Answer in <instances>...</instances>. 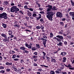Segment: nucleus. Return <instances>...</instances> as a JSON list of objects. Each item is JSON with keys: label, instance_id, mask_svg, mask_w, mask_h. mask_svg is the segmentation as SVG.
Listing matches in <instances>:
<instances>
[{"label": "nucleus", "instance_id": "nucleus-1", "mask_svg": "<svg viewBox=\"0 0 74 74\" xmlns=\"http://www.w3.org/2000/svg\"><path fill=\"white\" fill-rule=\"evenodd\" d=\"M52 8V6L49 5L48 8H47V9L46 14L47 18H48L49 20L51 21H53V19H52L53 16V15L55 14V13L50 11Z\"/></svg>", "mask_w": 74, "mask_h": 74}, {"label": "nucleus", "instance_id": "nucleus-2", "mask_svg": "<svg viewBox=\"0 0 74 74\" xmlns=\"http://www.w3.org/2000/svg\"><path fill=\"white\" fill-rule=\"evenodd\" d=\"M19 11V9L17 8L16 6H13L11 9V12H16L17 11Z\"/></svg>", "mask_w": 74, "mask_h": 74}, {"label": "nucleus", "instance_id": "nucleus-3", "mask_svg": "<svg viewBox=\"0 0 74 74\" xmlns=\"http://www.w3.org/2000/svg\"><path fill=\"white\" fill-rule=\"evenodd\" d=\"M7 14H6L5 12H3L2 14H0V18L2 19L3 18H4L5 19H6L7 18Z\"/></svg>", "mask_w": 74, "mask_h": 74}, {"label": "nucleus", "instance_id": "nucleus-4", "mask_svg": "<svg viewBox=\"0 0 74 74\" xmlns=\"http://www.w3.org/2000/svg\"><path fill=\"white\" fill-rule=\"evenodd\" d=\"M63 16V14L62 13L58 12L56 13V16L57 17H59V18H62Z\"/></svg>", "mask_w": 74, "mask_h": 74}, {"label": "nucleus", "instance_id": "nucleus-5", "mask_svg": "<svg viewBox=\"0 0 74 74\" xmlns=\"http://www.w3.org/2000/svg\"><path fill=\"white\" fill-rule=\"evenodd\" d=\"M25 45V47H27L28 48H29V49H31L32 48V46H33V44L32 43H30L29 45L26 43Z\"/></svg>", "mask_w": 74, "mask_h": 74}, {"label": "nucleus", "instance_id": "nucleus-6", "mask_svg": "<svg viewBox=\"0 0 74 74\" xmlns=\"http://www.w3.org/2000/svg\"><path fill=\"white\" fill-rule=\"evenodd\" d=\"M56 37H58L59 38H60V39H61L62 40H63V36H62L58 35L56 36Z\"/></svg>", "mask_w": 74, "mask_h": 74}, {"label": "nucleus", "instance_id": "nucleus-7", "mask_svg": "<svg viewBox=\"0 0 74 74\" xmlns=\"http://www.w3.org/2000/svg\"><path fill=\"white\" fill-rule=\"evenodd\" d=\"M8 33L9 35H11L13 33L12 30H9L8 32Z\"/></svg>", "mask_w": 74, "mask_h": 74}, {"label": "nucleus", "instance_id": "nucleus-8", "mask_svg": "<svg viewBox=\"0 0 74 74\" xmlns=\"http://www.w3.org/2000/svg\"><path fill=\"white\" fill-rule=\"evenodd\" d=\"M5 64L7 66H10V65H12V63L11 62L9 63L8 62H7L5 63Z\"/></svg>", "mask_w": 74, "mask_h": 74}, {"label": "nucleus", "instance_id": "nucleus-9", "mask_svg": "<svg viewBox=\"0 0 74 74\" xmlns=\"http://www.w3.org/2000/svg\"><path fill=\"white\" fill-rule=\"evenodd\" d=\"M1 36L2 37H5V38H7V35H5L4 34L2 33L1 34Z\"/></svg>", "mask_w": 74, "mask_h": 74}, {"label": "nucleus", "instance_id": "nucleus-10", "mask_svg": "<svg viewBox=\"0 0 74 74\" xmlns=\"http://www.w3.org/2000/svg\"><path fill=\"white\" fill-rule=\"evenodd\" d=\"M69 14L70 15H71V16L74 17V12H70Z\"/></svg>", "mask_w": 74, "mask_h": 74}, {"label": "nucleus", "instance_id": "nucleus-11", "mask_svg": "<svg viewBox=\"0 0 74 74\" xmlns=\"http://www.w3.org/2000/svg\"><path fill=\"white\" fill-rule=\"evenodd\" d=\"M66 53L65 52H61L60 54V55L62 56H65V55H66Z\"/></svg>", "mask_w": 74, "mask_h": 74}, {"label": "nucleus", "instance_id": "nucleus-12", "mask_svg": "<svg viewBox=\"0 0 74 74\" xmlns=\"http://www.w3.org/2000/svg\"><path fill=\"white\" fill-rule=\"evenodd\" d=\"M62 62H66V57H64L62 58Z\"/></svg>", "mask_w": 74, "mask_h": 74}, {"label": "nucleus", "instance_id": "nucleus-13", "mask_svg": "<svg viewBox=\"0 0 74 74\" xmlns=\"http://www.w3.org/2000/svg\"><path fill=\"white\" fill-rule=\"evenodd\" d=\"M52 10H53L54 11H55V10H57V9L56 7L55 6H53V8H52Z\"/></svg>", "mask_w": 74, "mask_h": 74}, {"label": "nucleus", "instance_id": "nucleus-14", "mask_svg": "<svg viewBox=\"0 0 74 74\" xmlns=\"http://www.w3.org/2000/svg\"><path fill=\"white\" fill-rule=\"evenodd\" d=\"M57 45L58 46H62L63 43L62 42H60L57 44Z\"/></svg>", "mask_w": 74, "mask_h": 74}, {"label": "nucleus", "instance_id": "nucleus-15", "mask_svg": "<svg viewBox=\"0 0 74 74\" xmlns=\"http://www.w3.org/2000/svg\"><path fill=\"white\" fill-rule=\"evenodd\" d=\"M47 41V40L44 39L43 40V44H46Z\"/></svg>", "mask_w": 74, "mask_h": 74}, {"label": "nucleus", "instance_id": "nucleus-16", "mask_svg": "<svg viewBox=\"0 0 74 74\" xmlns=\"http://www.w3.org/2000/svg\"><path fill=\"white\" fill-rule=\"evenodd\" d=\"M51 62H53L54 63H56V60L55 59H52L51 60Z\"/></svg>", "mask_w": 74, "mask_h": 74}, {"label": "nucleus", "instance_id": "nucleus-17", "mask_svg": "<svg viewBox=\"0 0 74 74\" xmlns=\"http://www.w3.org/2000/svg\"><path fill=\"white\" fill-rule=\"evenodd\" d=\"M27 15L29 16H32V13L28 12L27 13Z\"/></svg>", "mask_w": 74, "mask_h": 74}, {"label": "nucleus", "instance_id": "nucleus-18", "mask_svg": "<svg viewBox=\"0 0 74 74\" xmlns=\"http://www.w3.org/2000/svg\"><path fill=\"white\" fill-rule=\"evenodd\" d=\"M20 49H21V50H23V51H25V49H26V48L21 47L20 48Z\"/></svg>", "mask_w": 74, "mask_h": 74}, {"label": "nucleus", "instance_id": "nucleus-19", "mask_svg": "<svg viewBox=\"0 0 74 74\" xmlns=\"http://www.w3.org/2000/svg\"><path fill=\"white\" fill-rule=\"evenodd\" d=\"M2 26L4 28H6L7 27V25L5 24L2 23Z\"/></svg>", "mask_w": 74, "mask_h": 74}, {"label": "nucleus", "instance_id": "nucleus-20", "mask_svg": "<svg viewBox=\"0 0 74 74\" xmlns=\"http://www.w3.org/2000/svg\"><path fill=\"white\" fill-rule=\"evenodd\" d=\"M32 16L34 18H35V17H36V16H37V14L36 13H33Z\"/></svg>", "mask_w": 74, "mask_h": 74}, {"label": "nucleus", "instance_id": "nucleus-21", "mask_svg": "<svg viewBox=\"0 0 74 74\" xmlns=\"http://www.w3.org/2000/svg\"><path fill=\"white\" fill-rule=\"evenodd\" d=\"M36 46L38 48H40V45L38 44H36Z\"/></svg>", "mask_w": 74, "mask_h": 74}, {"label": "nucleus", "instance_id": "nucleus-22", "mask_svg": "<svg viewBox=\"0 0 74 74\" xmlns=\"http://www.w3.org/2000/svg\"><path fill=\"white\" fill-rule=\"evenodd\" d=\"M18 72L19 74H21V69H18Z\"/></svg>", "mask_w": 74, "mask_h": 74}, {"label": "nucleus", "instance_id": "nucleus-23", "mask_svg": "<svg viewBox=\"0 0 74 74\" xmlns=\"http://www.w3.org/2000/svg\"><path fill=\"white\" fill-rule=\"evenodd\" d=\"M64 65H65L66 67H71V66L70 65V64H69L68 66H67V65H66L65 64H64Z\"/></svg>", "mask_w": 74, "mask_h": 74}, {"label": "nucleus", "instance_id": "nucleus-24", "mask_svg": "<svg viewBox=\"0 0 74 74\" xmlns=\"http://www.w3.org/2000/svg\"><path fill=\"white\" fill-rule=\"evenodd\" d=\"M50 37L51 38H52L53 36V34L52 33H51L50 34Z\"/></svg>", "mask_w": 74, "mask_h": 74}, {"label": "nucleus", "instance_id": "nucleus-25", "mask_svg": "<svg viewBox=\"0 0 74 74\" xmlns=\"http://www.w3.org/2000/svg\"><path fill=\"white\" fill-rule=\"evenodd\" d=\"M10 53L11 54H12L14 53H15V51H14L11 50L10 51Z\"/></svg>", "mask_w": 74, "mask_h": 74}, {"label": "nucleus", "instance_id": "nucleus-26", "mask_svg": "<svg viewBox=\"0 0 74 74\" xmlns=\"http://www.w3.org/2000/svg\"><path fill=\"white\" fill-rule=\"evenodd\" d=\"M50 73H51V74H55V72H54V71H50Z\"/></svg>", "mask_w": 74, "mask_h": 74}, {"label": "nucleus", "instance_id": "nucleus-27", "mask_svg": "<svg viewBox=\"0 0 74 74\" xmlns=\"http://www.w3.org/2000/svg\"><path fill=\"white\" fill-rule=\"evenodd\" d=\"M5 73V71L2 70L0 71V73L4 74Z\"/></svg>", "mask_w": 74, "mask_h": 74}, {"label": "nucleus", "instance_id": "nucleus-28", "mask_svg": "<svg viewBox=\"0 0 74 74\" xmlns=\"http://www.w3.org/2000/svg\"><path fill=\"white\" fill-rule=\"evenodd\" d=\"M38 58V56L36 55L33 56L32 57V58H33V59L34 58Z\"/></svg>", "mask_w": 74, "mask_h": 74}, {"label": "nucleus", "instance_id": "nucleus-29", "mask_svg": "<svg viewBox=\"0 0 74 74\" xmlns=\"http://www.w3.org/2000/svg\"><path fill=\"white\" fill-rule=\"evenodd\" d=\"M71 3L72 4V5H73V6H74V3L73 2V1L71 0Z\"/></svg>", "mask_w": 74, "mask_h": 74}, {"label": "nucleus", "instance_id": "nucleus-30", "mask_svg": "<svg viewBox=\"0 0 74 74\" xmlns=\"http://www.w3.org/2000/svg\"><path fill=\"white\" fill-rule=\"evenodd\" d=\"M34 54L37 56L38 55V53L37 52H35L34 53Z\"/></svg>", "mask_w": 74, "mask_h": 74}, {"label": "nucleus", "instance_id": "nucleus-31", "mask_svg": "<svg viewBox=\"0 0 74 74\" xmlns=\"http://www.w3.org/2000/svg\"><path fill=\"white\" fill-rule=\"evenodd\" d=\"M36 4H37V5H38V7H41V5L39 4V3L36 2Z\"/></svg>", "mask_w": 74, "mask_h": 74}, {"label": "nucleus", "instance_id": "nucleus-32", "mask_svg": "<svg viewBox=\"0 0 74 74\" xmlns=\"http://www.w3.org/2000/svg\"><path fill=\"white\" fill-rule=\"evenodd\" d=\"M60 24L62 26H64V23L63 22H60Z\"/></svg>", "mask_w": 74, "mask_h": 74}, {"label": "nucleus", "instance_id": "nucleus-33", "mask_svg": "<svg viewBox=\"0 0 74 74\" xmlns=\"http://www.w3.org/2000/svg\"><path fill=\"white\" fill-rule=\"evenodd\" d=\"M12 58V59H15V58H16V55H13Z\"/></svg>", "mask_w": 74, "mask_h": 74}, {"label": "nucleus", "instance_id": "nucleus-34", "mask_svg": "<svg viewBox=\"0 0 74 74\" xmlns=\"http://www.w3.org/2000/svg\"><path fill=\"white\" fill-rule=\"evenodd\" d=\"M32 51H36V48L34 47H33L32 48Z\"/></svg>", "mask_w": 74, "mask_h": 74}, {"label": "nucleus", "instance_id": "nucleus-35", "mask_svg": "<svg viewBox=\"0 0 74 74\" xmlns=\"http://www.w3.org/2000/svg\"><path fill=\"white\" fill-rule=\"evenodd\" d=\"M40 66H41V67H43V66H44V67H46V68H48V66H46L45 65H41Z\"/></svg>", "mask_w": 74, "mask_h": 74}, {"label": "nucleus", "instance_id": "nucleus-36", "mask_svg": "<svg viewBox=\"0 0 74 74\" xmlns=\"http://www.w3.org/2000/svg\"><path fill=\"white\" fill-rule=\"evenodd\" d=\"M19 59L18 58H15L13 59V60H14V61H18L19 60Z\"/></svg>", "mask_w": 74, "mask_h": 74}, {"label": "nucleus", "instance_id": "nucleus-37", "mask_svg": "<svg viewBox=\"0 0 74 74\" xmlns=\"http://www.w3.org/2000/svg\"><path fill=\"white\" fill-rule=\"evenodd\" d=\"M36 28L37 29H41V27L37 26L36 27Z\"/></svg>", "mask_w": 74, "mask_h": 74}, {"label": "nucleus", "instance_id": "nucleus-38", "mask_svg": "<svg viewBox=\"0 0 74 74\" xmlns=\"http://www.w3.org/2000/svg\"><path fill=\"white\" fill-rule=\"evenodd\" d=\"M71 62H72V64H74V59H71Z\"/></svg>", "mask_w": 74, "mask_h": 74}, {"label": "nucleus", "instance_id": "nucleus-39", "mask_svg": "<svg viewBox=\"0 0 74 74\" xmlns=\"http://www.w3.org/2000/svg\"><path fill=\"white\" fill-rule=\"evenodd\" d=\"M64 44L65 45H67V44H68L67 42L66 41H64Z\"/></svg>", "mask_w": 74, "mask_h": 74}, {"label": "nucleus", "instance_id": "nucleus-40", "mask_svg": "<svg viewBox=\"0 0 74 74\" xmlns=\"http://www.w3.org/2000/svg\"><path fill=\"white\" fill-rule=\"evenodd\" d=\"M59 33H60V34H63V30H61L59 32Z\"/></svg>", "mask_w": 74, "mask_h": 74}, {"label": "nucleus", "instance_id": "nucleus-41", "mask_svg": "<svg viewBox=\"0 0 74 74\" xmlns=\"http://www.w3.org/2000/svg\"><path fill=\"white\" fill-rule=\"evenodd\" d=\"M24 53H29V51L27 50H24Z\"/></svg>", "mask_w": 74, "mask_h": 74}, {"label": "nucleus", "instance_id": "nucleus-42", "mask_svg": "<svg viewBox=\"0 0 74 74\" xmlns=\"http://www.w3.org/2000/svg\"><path fill=\"white\" fill-rule=\"evenodd\" d=\"M69 42H70V45H74V42H71V41H69Z\"/></svg>", "mask_w": 74, "mask_h": 74}, {"label": "nucleus", "instance_id": "nucleus-43", "mask_svg": "<svg viewBox=\"0 0 74 74\" xmlns=\"http://www.w3.org/2000/svg\"><path fill=\"white\" fill-rule=\"evenodd\" d=\"M10 38H13L14 37V36L13 35H12L10 36Z\"/></svg>", "mask_w": 74, "mask_h": 74}, {"label": "nucleus", "instance_id": "nucleus-44", "mask_svg": "<svg viewBox=\"0 0 74 74\" xmlns=\"http://www.w3.org/2000/svg\"><path fill=\"white\" fill-rule=\"evenodd\" d=\"M42 38H47V36L45 35L42 36Z\"/></svg>", "mask_w": 74, "mask_h": 74}, {"label": "nucleus", "instance_id": "nucleus-45", "mask_svg": "<svg viewBox=\"0 0 74 74\" xmlns=\"http://www.w3.org/2000/svg\"><path fill=\"white\" fill-rule=\"evenodd\" d=\"M57 40L58 41H59V42H60L61 41V40L59 38H57Z\"/></svg>", "mask_w": 74, "mask_h": 74}, {"label": "nucleus", "instance_id": "nucleus-46", "mask_svg": "<svg viewBox=\"0 0 74 74\" xmlns=\"http://www.w3.org/2000/svg\"><path fill=\"white\" fill-rule=\"evenodd\" d=\"M21 13L22 14H23V12L22 10H20L19 11V13Z\"/></svg>", "mask_w": 74, "mask_h": 74}, {"label": "nucleus", "instance_id": "nucleus-47", "mask_svg": "<svg viewBox=\"0 0 74 74\" xmlns=\"http://www.w3.org/2000/svg\"><path fill=\"white\" fill-rule=\"evenodd\" d=\"M46 58L48 61V60H49V59H50V58H49V57H48L46 56Z\"/></svg>", "mask_w": 74, "mask_h": 74}, {"label": "nucleus", "instance_id": "nucleus-48", "mask_svg": "<svg viewBox=\"0 0 74 74\" xmlns=\"http://www.w3.org/2000/svg\"><path fill=\"white\" fill-rule=\"evenodd\" d=\"M40 28L41 29H42H42H44V27L43 26L41 25L40 27Z\"/></svg>", "mask_w": 74, "mask_h": 74}, {"label": "nucleus", "instance_id": "nucleus-49", "mask_svg": "<svg viewBox=\"0 0 74 74\" xmlns=\"http://www.w3.org/2000/svg\"><path fill=\"white\" fill-rule=\"evenodd\" d=\"M13 69L15 71H17V69H16V68H15V67H14Z\"/></svg>", "mask_w": 74, "mask_h": 74}, {"label": "nucleus", "instance_id": "nucleus-50", "mask_svg": "<svg viewBox=\"0 0 74 74\" xmlns=\"http://www.w3.org/2000/svg\"><path fill=\"white\" fill-rule=\"evenodd\" d=\"M24 8H25L26 9H27V8H28V7H27V5H25L24 7Z\"/></svg>", "mask_w": 74, "mask_h": 74}, {"label": "nucleus", "instance_id": "nucleus-51", "mask_svg": "<svg viewBox=\"0 0 74 74\" xmlns=\"http://www.w3.org/2000/svg\"><path fill=\"white\" fill-rule=\"evenodd\" d=\"M25 31L26 32H31V31L30 30L27 29H26Z\"/></svg>", "mask_w": 74, "mask_h": 74}, {"label": "nucleus", "instance_id": "nucleus-52", "mask_svg": "<svg viewBox=\"0 0 74 74\" xmlns=\"http://www.w3.org/2000/svg\"><path fill=\"white\" fill-rule=\"evenodd\" d=\"M33 66L36 67V66H38V65L36 63H34L33 64Z\"/></svg>", "mask_w": 74, "mask_h": 74}, {"label": "nucleus", "instance_id": "nucleus-53", "mask_svg": "<svg viewBox=\"0 0 74 74\" xmlns=\"http://www.w3.org/2000/svg\"><path fill=\"white\" fill-rule=\"evenodd\" d=\"M69 69L70 70H74V68H71V67H69Z\"/></svg>", "mask_w": 74, "mask_h": 74}, {"label": "nucleus", "instance_id": "nucleus-54", "mask_svg": "<svg viewBox=\"0 0 74 74\" xmlns=\"http://www.w3.org/2000/svg\"><path fill=\"white\" fill-rule=\"evenodd\" d=\"M42 53H43L44 56H45V55H46V53H45V52L43 51Z\"/></svg>", "mask_w": 74, "mask_h": 74}, {"label": "nucleus", "instance_id": "nucleus-55", "mask_svg": "<svg viewBox=\"0 0 74 74\" xmlns=\"http://www.w3.org/2000/svg\"><path fill=\"white\" fill-rule=\"evenodd\" d=\"M5 42H9V41L8 39H6L5 40Z\"/></svg>", "mask_w": 74, "mask_h": 74}, {"label": "nucleus", "instance_id": "nucleus-56", "mask_svg": "<svg viewBox=\"0 0 74 74\" xmlns=\"http://www.w3.org/2000/svg\"><path fill=\"white\" fill-rule=\"evenodd\" d=\"M4 69V68L3 66H0V69Z\"/></svg>", "mask_w": 74, "mask_h": 74}, {"label": "nucleus", "instance_id": "nucleus-57", "mask_svg": "<svg viewBox=\"0 0 74 74\" xmlns=\"http://www.w3.org/2000/svg\"><path fill=\"white\" fill-rule=\"evenodd\" d=\"M6 71H8V72L10 71V69H6Z\"/></svg>", "mask_w": 74, "mask_h": 74}, {"label": "nucleus", "instance_id": "nucleus-58", "mask_svg": "<svg viewBox=\"0 0 74 74\" xmlns=\"http://www.w3.org/2000/svg\"><path fill=\"white\" fill-rule=\"evenodd\" d=\"M0 10L3 11V8L1 7H0Z\"/></svg>", "mask_w": 74, "mask_h": 74}, {"label": "nucleus", "instance_id": "nucleus-59", "mask_svg": "<svg viewBox=\"0 0 74 74\" xmlns=\"http://www.w3.org/2000/svg\"><path fill=\"white\" fill-rule=\"evenodd\" d=\"M2 59H3V58L1 56H0V60H2Z\"/></svg>", "mask_w": 74, "mask_h": 74}, {"label": "nucleus", "instance_id": "nucleus-60", "mask_svg": "<svg viewBox=\"0 0 74 74\" xmlns=\"http://www.w3.org/2000/svg\"><path fill=\"white\" fill-rule=\"evenodd\" d=\"M37 58H34V62H36V61H37Z\"/></svg>", "mask_w": 74, "mask_h": 74}, {"label": "nucleus", "instance_id": "nucleus-61", "mask_svg": "<svg viewBox=\"0 0 74 74\" xmlns=\"http://www.w3.org/2000/svg\"><path fill=\"white\" fill-rule=\"evenodd\" d=\"M5 5H7V4H8V2H7V1H6L5 2Z\"/></svg>", "mask_w": 74, "mask_h": 74}, {"label": "nucleus", "instance_id": "nucleus-62", "mask_svg": "<svg viewBox=\"0 0 74 74\" xmlns=\"http://www.w3.org/2000/svg\"><path fill=\"white\" fill-rule=\"evenodd\" d=\"M29 10L31 11H33V9L32 8H30Z\"/></svg>", "mask_w": 74, "mask_h": 74}, {"label": "nucleus", "instance_id": "nucleus-63", "mask_svg": "<svg viewBox=\"0 0 74 74\" xmlns=\"http://www.w3.org/2000/svg\"><path fill=\"white\" fill-rule=\"evenodd\" d=\"M17 5L19 7H22V5H21V4H19L18 5Z\"/></svg>", "mask_w": 74, "mask_h": 74}, {"label": "nucleus", "instance_id": "nucleus-64", "mask_svg": "<svg viewBox=\"0 0 74 74\" xmlns=\"http://www.w3.org/2000/svg\"><path fill=\"white\" fill-rule=\"evenodd\" d=\"M55 73H60V72H59V71H55Z\"/></svg>", "mask_w": 74, "mask_h": 74}]
</instances>
